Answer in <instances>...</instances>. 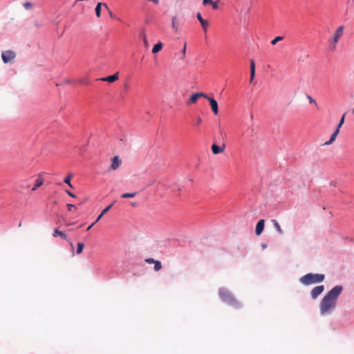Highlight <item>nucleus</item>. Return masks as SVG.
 I'll list each match as a JSON object with an SVG mask.
<instances>
[{"label": "nucleus", "instance_id": "nucleus-6", "mask_svg": "<svg viewBox=\"0 0 354 354\" xmlns=\"http://www.w3.org/2000/svg\"><path fill=\"white\" fill-rule=\"evenodd\" d=\"M16 57V54L12 50H6L2 52L1 57L4 63H8L12 61Z\"/></svg>", "mask_w": 354, "mask_h": 354}, {"label": "nucleus", "instance_id": "nucleus-17", "mask_svg": "<svg viewBox=\"0 0 354 354\" xmlns=\"http://www.w3.org/2000/svg\"><path fill=\"white\" fill-rule=\"evenodd\" d=\"M43 183H44L43 178L40 175H39L35 181V186H34V187L32 188V191H35L37 188L41 187Z\"/></svg>", "mask_w": 354, "mask_h": 354}, {"label": "nucleus", "instance_id": "nucleus-32", "mask_svg": "<svg viewBox=\"0 0 354 354\" xmlns=\"http://www.w3.org/2000/svg\"><path fill=\"white\" fill-rule=\"evenodd\" d=\"M213 9L216 10L218 8V5L216 2H212V4Z\"/></svg>", "mask_w": 354, "mask_h": 354}, {"label": "nucleus", "instance_id": "nucleus-5", "mask_svg": "<svg viewBox=\"0 0 354 354\" xmlns=\"http://www.w3.org/2000/svg\"><path fill=\"white\" fill-rule=\"evenodd\" d=\"M345 115L346 113H344L342 118L340 119V121L337 127V129L336 130L333 132V133L332 134L331 137H330V139L326 142L324 143V145H329L330 144H332L336 139L337 135L339 134V129L342 127V126L343 125L344 122V118H345Z\"/></svg>", "mask_w": 354, "mask_h": 354}, {"label": "nucleus", "instance_id": "nucleus-8", "mask_svg": "<svg viewBox=\"0 0 354 354\" xmlns=\"http://www.w3.org/2000/svg\"><path fill=\"white\" fill-rule=\"evenodd\" d=\"M122 164L121 160L118 156H114L111 159V165L109 169V171H115L118 169Z\"/></svg>", "mask_w": 354, "mask_h": 354}, {"label": "nucleus", "instance_id": "nucleus-7", "mask_svg": "<svg viewBox=\"0 0 354 354\" xmlns=\"http://www.w3.org/2000/svg\"><path fill=\"white\" fill-rule=\"evenodd\" d=\"M200 97H207V95L206 94H205L204 93H202V92H199V93H194L189 98V101L187 102V104L188 105L189 104H195L196 103L197 100L200 98Z\"/></svg>", "mask_w": 354, "mask_h": 354}, {"label": "nucleus", "instance_id": "nucleus-20", "mask_svg": "<svg viewBox=\"0 0 354 354\" xmlns=\"http://www.w3.org/2000/svg\"><path fill=\"white\" fill-rule=\"evenodd\" d=\"M73 177V174L72 173L68 174L66 177L64 178V182L67 184L71 188H73V185L71 183V180Z\"/></svg>", "mask_w": 354, "mask_h": 354}, {"label": "nucleus", "instance_id": "nucleus-41", "mask_svg": "<svg viewBox=\"0 0 354 354\" xmlns=\"http://www.w3.org/2000/svg\"><path fill=\"white\" fill-rule=\"evenodd\" d=\"M185 52H186V43L185 44L184 48H183V49L182 50V53L183 54V55H185Z\"/></svg>", "mask_w": 354, "mask_h": 354}, {"label": "nucleus", "instance_id": "nucleus-18", "mask_svg": "<svg viewBox=\"0 0 354 354\" xmlns=\"http://www.w3.org/2000/svg\"><path fill=\"white\" fill-rule=\"evenodd\" d=\"M162 48V43L158 42V44H155L152 48V53L156 54L160 51Z\"/></svg>", "mask_w": 354, "mask_h": 354}, {"label": "nucleus", "instance_id": "nucleus-28", "mask_svg": "<svg viewBox=\"0 0 354 354\" xmlns=\"http://www.w3.org/2000/svg\"><path fill=\"white\" fill-rule=\"evenodd\" d=\"M113 203H111V205H109V206H107L106 208H104L102 211V214L104 215L106 212H108L110 209L113 206Z\"/></svg>", "mask_w": 354, "mask_h": 354}, {"label": "nucleus", "instance_id": "nucleus-2", "mask_svg": "<svg viewBox=\"0 0 354 354\" xmlns=\"http://www.w3.org/2000/svg\"><path fill=\"white\" fill-rule=\"evenodd\" d=\"M219 296L222 301L229 305L233 306L235 308H239L241 305L236 298L229 292L227 289L221 288L219 290Z\"/></svg>", "mask_w": 354, "mask_h": 354}, {"label": "nucleus", "instance_id": "nucleus-33", "mask_svg": "<svg viewBox=\"0 0 354 354\" xmlns=\"http://www.w3.org/2000/svg\"><path fill=\"white\" fill-rule=\"evenodd\" d=\"M65 192L70 196H71L73 198H75L76 197V196L74 194H73L72 192H71L69 190H66Z\"/></svg>", "mask_w": 354, "mask_h": 354}, {"label": "nucleus", "instance_id": "nucleus-13", "mask_svg": "<svg viewBox=\"0 0 354 354\" xmlns=\"http://www.w3.org/2000/svg\"><path fill=\"white\" fill-rule=\"evenodd\" d=\"M196 17L198 20L201 22L203 30L206 32L209 26V22L207 20L203 19L201 13L199 12L197 13Z\"/></svg>", "mask_w": 354, "mask_h": 354}, {"label": "nucleus", "instance_id": "nucleus-38", "mask_svg": "<svg viewBox=\"0 0 354 354\" xmlns=\"http://www.w3.org/2000/svg\"><path fill=\"white\" fill-rule=\"evenodd\" d=\"M75 207V206H74L73 205H72V204H68V205H67V207H68V209L69 211H71L72 208H73V207Z\"/></svg>", "mask_w": 354, "mask_h": 354}, {"label": "nucleus", "instance_id": "nucleus-23", "mask_svg": "<svg viewBox=\"0 0 354 354\" xmlns=\"http://www.w3.org/2000/svg\"><path fill=\"white\" fill-rule=\"evenodd\" d=\"M136 192H132V193H124L121 195V197L123 198H133L136 195Z\"/></svg>", "mask_w": 354, "mask_h": 354}, {"label": "nucleus", "instance_id": "nucleus-21", "mask_svg": "<svg viewBox=\"0 0 354 354\" xmlns=\"http://www.w3.org/2000/svg\"><path fill=\"white\" fill-rule=\"evenodd\" d=\"M102 6V3H98L95 7V14L97 17L101 16V8Z\"/></svg>", "mask_w": 354, "mask_h": 354}, {"label": "nucleus", "instance_id": "nucleus-31", "mask_svg": "<svg viewBox=\"0 0 354 354\" xmlns=\"http://www.w3.org/2000/svg\"><path fill=\"white\" fill-rule=\"evenodd\" d=\"M213 2L212 0H203V5L206 6L207 4H212V3Z\"/></svg>", "mask_w": 354, "mask_h": 354}, {"label": "nucleus", "instance_id": "nucleus-34", "mask_svg": "<svg viewBox=\"0 0 354 354\" xmlns=\"http://www.w3.org/2000/svg\"><path fill=\"white\" fill-rule=\"evenodd\" d=\"M202 122V118L201 117H198L196 119V125L199 126Z\"/></svg>", "mask_w": 354, "mask_h": 354}, {"label": "nucleus", "instance_id": "nucleus-3", "mask_svg": "<svg viewBox=\"0 0 354 354\" xmlns=\"http://www.w3.org/2000/svg\"><path fill=\"white\" fill-rule=\"evenodd\" d=\"M344 26H339L333 32V35L328 39L329 48L334 51L337 48V44L343 37L344 33Z\"/></svg>", "mask_w": 354, "mask_h": 354}, {"label": "nucleus", "instance_id": "nucleus-24", "mask_svg": "<svg viewBox=\"0 0 354 354\" xmlns=\"http://www.w3.org/2000/svg\"><path fill=\"white\" fill-rule=\"evenodd\" d=\"M283 39V36H277L274 39H272L270 43H271L272 45L274 46L278 41H282Z\"/></svg>", "mask_w": 354, "mask_h": 354}, {"label": "nucleus", "instance_id": "nucleus-9", "mask_svg": "<svg viewBox=\"0 0 354 354\" xmlns=\"http://www.w3.org/2000/svg\"><path fill=\"white\" fill-rule=\"evenodd\" d=\"M205 98L209 100L212 112L214 113V115H217L218 113V105L216 100L208 96Z\"/></svg>", "mask_w": 354, "mask_h": 354}, {"label": "nucleus", "instance_id": "nucleus-10", "mask_svg": "<svg viewBox=\"0 0 354 354\" xmlns=\"http://www.w3.org/2000/svg\"><path fill=\"white\" fill-rule=\"evenodd\" d=\"M225 145L223 143L221 146L216 145L215 143L212 145V151L213 154L217 155L223 153L225 151Z\"/></svg>", "mask_w": 354, "mask_h": 354}, {"label": "nucleus", "instance_id": "nucleus-36", "mask_svg": "<svg viewBox=\"0 0 354 354\" xmlns=\"http://www.w3.org/2000/svg\"><path fill=\"white\" fill-rule=\"evenodd\" d=\"M308 98L309 99V102L310 104H316V101L313 99L310 96H308Z\"/></svg>", "mask_w": 354, "mask_h": 354}, {"label": "nucleus", "instance_id": "nucleus-11", "mask_svg": "<svg viewBox=\"0 0 354 354\" xmlns=\"http://www.w3.org/2000/svg\"><path fill=\"white\" fill-rule=\"evenodd\" d=\"M324 290V286L323 285L315 287L311 290V297L313 299H316L321 293H322Z\"/></svg>", "mask_w": 354, "mask_h": 354}, {"label": "nucleus", "instance_id": "nucleus-30", "mask_svg": "<svg viewBox=\"0 0 354 354\" xmlns=\"http://www.w3.org/2000/svg\"><path fill=\"white\" fill-rule=\"evenodd\" d=\"M145 261H146L147 263H154L156 261V260H155V259H152V258H149V259H147L145 260Z\"/></svg>", "mask_w": 354, "mask_h": 354}, {"label": "nucleus", "instance_id": "nucleus-39", "mask_svg": "<svg viewBox=\"0 0 354 354\" xmlns=\"http://www.w3.org/2000/svg\"><path fill=\"white\" fill-rule=\"evenodd\" d=\"M102 6H104L105 10H107L108 11H109V10H110L109 8L108 7L107 4L105 3H102Z\"/></svg>", "mask_w": 354, "mask_h": 354}, {"label": "nucleus", "instance_id": "nucleus-22", "mask_svg": "<svg viewBox=\"0 0 354 354\" xmlns=\"http://www.w3.org/2000/svg\"><path fill=\"white\" fill-rule=\"evenodd\" d=\"M272 223L277 231L281 234H283V230L279 223L276 220H272Z\"/></svg>", "mask_w": 354, "mask_h": 354}, {"label": "nucleus", "instance_id": "nucleus-16", "mask_svg": "<svg viewBox=\"0 0 354 354\" xmlns=\"http://www.w3.org/2000/svg\"><path fill=\"white\" fill-rule=\"evenodd\" d=\"M255 76V63L253 59L250 60V82H252Z\"/></svg>", "mask_w": 354, "mask_h": 354}, {"label": "nucleus", "instance_id": "nucleus-43", "mask_svg": "<svg viewBox=\"0 0 354 354\" xmlns=\"http://www.w3.org/2000/svg\"><path fill=\"white\" fill-rule=\"evenodd\" d=\"M131 205L133 207H136L137 206V203H131Z\"/></svg>", "mask_w": 354, "mask_h": 354}, {"label": "nucleus", "instance_id": "nucleus-40", "mask_svg": "<svg viewBox=\"0 0 354 354\" xmlns=\"http://www.w3.org/2000/svg\"><path fill=\"white\" fill-rule=\"evenodd\" d=\"M102 6H104L105 10H107L108 11H109V10H110L109 8L108 7L107 4L105 3H102Z\"/></svg>", "mask_w": 354, "mask_h": 354}, {"label": "nucleus", "instance_id": "nucleus-1", "mask_svg": "<svg viewBox=\"0 0 354 354\" xmlns=\"http://www.w3.org/2000/svg\"><path fill=\"white\" fill-rule=\"evenodd\" d=\"M342 290V286H335L324 297L319 306L322 315L330 313V310L336 307L337 298Z\"/></svg>", "mask_w": 354, "mask_h": 354}, {"label": "nucleus", "instance_id": "nucleus-44", "mask_svg": "<svg viewBox=\"0 0 354 354\" xmlns=\"http://www.w3.org/2000/svg\"><path fill=\"white\" fill-rule=\"evenodd\" d=\"M353 113H354V109H353Z\"/></svg>", "mask_w": 354, "mask_h": 354}, {"label": "nucleus", "instance_id": "nucleus-26", "mask_svg": "<svg viewBox=\"0 0 354 354\" xmlns=\"http://www.w3.org/2000/svg\"><path fill=\"white\" fill-rule=\"evenodd\" d=\"M162 268V264L160 261H157L154 263V270L155 271H159Z\"/></svg>", "mask_w": 354, "mask_h": 354}, {"label": "nucleus", "instance_id": "nucleus-4", "mask_svg": "<svg viewBox=\"0 0 354 354\" xmlns=\"http://www.w3.org/2000/svg\"><path fill=\"white\" fill-rule=\"evenodd\" d=\"M324 275L322 274H312L309 273L300 279V281L305 285H310L312 283H319L324 281Z\"/></svg>", "mask_w": 354, "mask_h": 354}, {"label": "nucleus", "instance_id": "nucleus-14", "mask_svg": "<svg viewBox=\"0 0 354 354\" xmlns=\"http://www.w3.org/2000/svg\"><path fill=\"white\" fill-rule=\"evenodd\" d=\"M264 224H265L264 219H261L257 223L256 229H255V232L257 235H260L262 233L263 228H264Z\"/></svg>", "mask_w": 354, "mask_h": 354}, {"label": "nucleus", "instance_id": "nucleus-37", "mask_svg": "<svg viewBox=\"0 0 354 354\" xmlns=\"http://www.w3.org/2000/svg\"><path fill=\"white\" fill-rule=\"evenodd\" d=\"M104 215L102 214V213L98 216V217L97 218L96 221L94 222L95 223H97L100 219Z\"/></svg>", "mask_w": 354, "mask_h": 354}, {"label": "nucleus", "instance_id": "nucleus-35", "mask_svg": "<svg viewBox=\"0 0 354 354\" xmlns=\"http://www.w3.org/2000/svg\"><path fill=\"white\" fill-rule=\"evenodd\" d=\"M109 16L113 19H116L115 15L112 12L111 10H109Z\"/></svg>", "mask_w": 354, "mask_h": 354}, {"label": "nucleus", "instance_id": "nucleus-25", "mask_svg": "<svg viewBox=\"0 0 354 354\" xmlns=\"http://www.w3.org/2000/svg\"><path fill=\"white\" fill-rule=\"evenodd\" d=\"M77 246V254H81L84 247V244L82 243H78Z\"/></svg>", "mask_w": 354, "mask_h": 354}, {"label": "nucleus", "instance_id": "nucleus-27", "mask_svg": "<svg viewBox=\"0 0 354 354\" xmlns=\"http://www.w3.org/2000/svg\"><path fill=\"white\" fill-rule=\"evenodd\" d=\"M23 6L26 10H30L32 8V4L30 2H25Z\"/></svg>", "mask_w": 354, "mask_h": 354}, {"label": "nucleus", "instance_id": "nucleus-19", "mask_svg": "<svg viewBox=\"0 0 354 354\" xmlns=\"http://www.w3.org/2000/svg\"><path fill=\"white\" fill-rule=\"evenodd\" d=\"M172 28L174 30L175 32L178 31V22L176 16H174L172 17Z\"/></svg>", "mask_w": 354, "mask_h": 354}, {"label": "nucleus", "instance_id": "nucleus-15", "mask_svg": "<svg viewBox=\"0 0 354 354\" xmlns=\"http://www.w3.org/2000/svg\"><path fill=\"white\" fill-rule=\"evenodd\" d=\"M57 236H60L64 239L69 241L71 248H73V245L72 242H71L69 240H68L67 236L64 232L56 229L53 233V236L56 237Z\"/></svg>", "mask_w": 354, "mask_h": 354}, {"label": "nucleus", "instance_id": "nucleus-29", "mask_svg": "<svg viewBox=\"0 0 354 354\" xmlns=\"http://www.w3.org/2000/svg\"><path fill=\"white\" fill-rule=\"evenodd\" d=\"M143 40H144L145 47H148L149 44H148V41H147V36L145 34L143 35Z\"/></svg>", "mask_w": 354, "mask_h": 354}, {"label": "nucleus", "instance_id": "nucleus-42", "mask_svg": "<svg viewBox=\"0 0 354 354\" xmlns=\"http://www.w3.org/2000/svg\"><path fill=\"white\" fill-rule=\"evenodd\" d=\"M95 223H93L91 225H89L88 227H87V231L90 230L93 226L95 225Z\"/></svg>", "mask_w": 354, "mask_h": 354}, {"label": "nucleus", "instance_id": "nucleus-12", "mask_svg": "<svg viewBox=\"0 0 354 354\" xmlns=\"http://www.w3.org/2000/svg\"><path fill=\"white\" fill-rule=\"evenodd\" d=\"M118 78H119V73L117 72V73H115V74H113L112 75H110V76H108V77H102V78H100L99 80L100 81L108 82L112 83V82H114L116 80H118Z\"/></svg>", "mask_w": 354, "mask_h": 354}]
</instances>
